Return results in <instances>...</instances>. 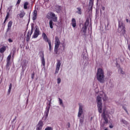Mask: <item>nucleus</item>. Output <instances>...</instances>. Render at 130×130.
Returning a JSON list of instances; mask_svg holds the SVG:
<instances>
[{
	"instance_id": "obj_4",
	"label": "nucleus",
	"mask_w": 130,
	"mask_h": 130,
	"mask_svg": "<svg viewBox=\"0 0 130 130\" xmlns=\"http://www.w3.org/2000/svg\"><path fill=\"white\" fill-rule=\"evenodd\" d=\"M59 45H60V41L59 40V38L56 36L55 37V47L54 50L55 54H57V53H58V48L59 47Z\"/></svg>"
},
{
	"instance_id": "obj_20",
	"label": "nucleus",
	"mask_w": 130,
	"mask_h": 130,
	"mask_svg": "<svg viewBox=\"0 0 130 130\" xmlns=\"http://www.w3.org/2000/svg\"><path fill=\"white\" fill-rule=\"evenodd\" d=\"M32 19L33 21H35L37 19V10H35L34 11Z\"/></svg>"
},
{
	"instance_id": "obj_31",
	"label": "nucleus",
	"mask_w": 130,
	"mask_h": 130,
	"mask_svg": "<svg viewBox=\"0 0 130 130\" xmlns=\"http://www.w3.org/2000/svg\"><path fill=\"white\" fill-rule=\"evenodd\" d=\"M49 44V50L50 51H51L52 50V48H51V42H49V43H48Z\"/></svg>"
},
{
	"instance_id": "obj_35",
	"label": "nucleus",
	"mask_w": 130,
	"mask_h": 130,
	"mask_svg": "<svg viewBox=\"0 0 130 130\" xmlns=\"http://www.w3.org/2000/svg\"><path fill=\"white\" fill-rule=\"evenodd\" d=\"M57 84H60V82H61V79L58 78H57Z\"/></svg>"
},
{
	"instance_id": "obj_45",
	"label": "nucleus",
	"mask_w": 130,
	"mask_h": 130,
	"mask_svg": "<svg viewBox=\"0 0 130 130\" xmlns=\"http://www.w3.org/2000/svg\"><path fill=\"white\" fill-rule=\"evenodd\" d=\"M124 110L126 111V112H127V110H126V109L124 108Z\"/></svg>"
},
{
	"instance_id": "obj_19",
	"label": "nucleus",
	"mask_w": 130,
	"mask_h": 130,
	"mask_svg": "<svg viewBox=\"0 0 130 130\" xmlns=\"http://www.w3.org/2000/svg\"><path fill=\"white\" fill-rule=\"evenodd\" d=\"M12 25H13V21H10L8 22V27L7 28V32H9V31H10V30H11V28H12Z\"/></svg>"
},
{
	"instance_id": "obj_18",
	"label": "nucleus",
	"mask_w": 130,
	"mask_h": 130,
	"mask_svg": "<svg viewBox=\"0 0 130 130\" xmlns=\"http://www.w3.org/2000/svg\"><path fill=\"white\" fill-rule=\"evenodd\" d=\"M13 6H10L8 8L7 15H8V17L10 18V14H12Z\"/></svg>"
},
{
	"instance_id": "obj_21",
	"label": "nucleus",
	"mask_w": 130,
	"mask_h": 130,
	"mask_svg": "<svg viewBox=\"0 0 130 130\" xmlns=\"http://www.w3.org/2000/svg\"><path fill=\"white\" fill-rule=\"evenodd\" d=\"M55 9L56 11V12L57 13H58L59 12H60V11H61V6H59L58 5H56L55 6Z\"/></svg>"
},
{
	"instance_id": "obj_49",
	"label": "nucleus",
	"mask_w": 130,
	"mask_h": 130,
	"mask_svg": "<svg viewBox=\"0 0 130 130\" xmlns=\"http://www.w3.org/2000/svg\"><path fill=\"white\" fill-rule=\"evenodd\" d=\"M101 13H102V11H101Z\"/></svg>"
},
{
	"instance_id": "obj_2",
	"label": "nucleus",
	"mask_w": 130,
	"mask_h": 130,
	"mask_svg": "<svg viewBox=\"0 0 130 130\" xmlns=\"http://www.w3.org/2000/svg\"><path fill=\"white\" fill-rule=\"evenodd\" d=\"M96 78L98 81H99L100 83H104V79L105 78V76H104V71H103V70H102V69L99 68L98 69Z\"/></svg>"
},
{
	"instance_id": "obj_25",
	"label": "nucleus",
	"mask_w": 130,
	"mask_h": 130,
	"mask_svg": "<svg viewBox=\"0 0 130 130\" xmlns=\"http://www.w3.org/2000/svg\"><path fill=\"white\" fill-rule=\"evenodd\" d=\"M11 66V61H7V64H6V69L10 71V66Z\"/></svg>"
},
{
	"instance_id": "obj_24",
	"label": "nucleus",
	"mask_w": 130,
	"mask_h": 130,
	"mask_svg": "<svg viewBox=\"0 0 130 130\" xmlns=\"http://www.w3.org/2000/svg\"><path fill=\"white\" fill-rule=\"evenodd\" d=\"M28 6H29V3L28 2H26L23 4V8L24 10H27L28 9Z\"/></svg>"
},
{
	"instance_id": "obj_38",
	"label": "nucleus",
	"mask_w": 130,
	"mask_h": 130,
	"mask_svg": "<svg viewBox=\"0 0 130 130\" xmlns=\"http://www.w3.org/2000/svg\"><path fill=\"white\" fill-rule=\"evenodd\" d=\"M20 3H21V0H18L17 2V4L19 5Z\"/></svg>"
},
{
	"instance_id": "obj_7",
	"label": "nucleus",
	"mask_w": 130,
	"mask_h": 130,
	"mask_svg": "<svg viewBox=\"0 0 130 130\" xmlns=\"http://www.w3.org/2000/svg\"><path fill=\"white\" fill-rule=\"evenodd\" d=\"M33 34V27H31V30H28L27 35L26 36V42H29L30 41V38H31V36Z\"/></svg>"
},
{
	"instance_id": "obj_8",
	"label": "nucleus",
	"mask_w": 130,
	"mask_h": 130,
	"mask_svg": "<svg viewBox=\"0 0 130 130\" xmlns=\"http://www.w3.org/2000/svg\"><path fill=\"white\" fill-rule=\"evenodd\" d=\"M43 125H44L43 122L41 120H40L37 125L36 130H42Z\"/></svg>"
},
{
	"instance_id": "obj_15",
	"label": "nucleus",
	"mask_w": 130,
	"mask_h": 130,
	"mask_svg": "<svg viewBox=\"0 0 130 130\" xmlns=\"http://www.w3.org/2000/svg\"><path fill=\"white\" fill-rule=\"evenodd\" d=\"M50 16H51V17H53V20L54 22H56V21H57V17L55 16V14H54L53 12H50L49 13Z\"/></svg>"
},
{
	"instance_id": "obj_23",
	"label": "nucleus",
	"mask_w": 130,
	"mask_h": 130,
	"mask_svg": "<svg viewBox=\"0 0 130 130\" xmlns=\"http://www.w3.org/2000/svg\"><path fill=\"white\" fill-rule=\"evenodd\" d=\"M93 5H94V0H89V9H92Z\"/></svg>"
},
{
	"instance_id": "obj_37",
	"label": "nucleus",
	"mask_w": 130,
	"mask_h": 130,
	"mask_svg": "<svg viewBox=\"0 0 130 130\" xmlns=\"http://www.w3.org/2000/svg\"><path fill=\"white\" fill-rule=\"evenodd\" d=\"M8 41L10 43H12V42H13V40H12V39H9Z\"/></svg>"
},
{
	"instance_id": "obj_26",
	"label": "nucleus",
	"mask_w": 130,
	"mask_h": 130,
	"mask_svg": "<svg viewBox=\"0 0 130 130\" xmlns=\"http://www.w3.org/2000/svg\"><path fill=\"white\" fill-rule=\"evenodd\" d=\"M77 14H79V15H82V10L81 9V8L78 7L77 8Z\"/></svg>"
},
{
	"instance_id": "obj_47",
	"label": "nucleus",
	"mask_w": 130,
	"mask_h": 130,
	"mask_svg": "<svg viewBox=\"0 0 130 130\" xmlns=\"http://www.w3.org/2000/svg\"><path fill=\"white\" fill-rule=\"evenodd\" d=\"M126 22H128V19H126Z\"/></svg>"
},
{
	"instance_id": "obj_22",
	"label": "nucleus",
	"mask_w": 130,
	"mask_h": 130,
	"mask_svg": "<svg viewBox=\"0 0 130 130\" xmlns=\"http://www.w3.org/2000/svg\"><path fill=\"white\" fill-rule=\"evenodd\" d=\"M72 24L73 28H76V26H77V22L76 21V19L75 18H73L72 19Z\"/></svg>"
},
{
	"instance_id": "obj_5",
	"label": "nucleus",
	"mask_w": 130,
	"mask_h": 130,
	"mask_svg": "<svg viewBox=\"0 0 130 130\" xmlns=\"http://www.w3.org/2000/svg\"><path fill=\"white\" fill-rule=\"evenodd\" d=\"M51 98L50 99V101H49V106L47 107L46 110L45 111V114L44 116V118L45 120H46L47 119V117H48V114H49V110L50 109V104H51Z\"/></svg>"
},
{
	"instance_id": "obj_30",
	"label": "nucleus",
	"mask_w": 130,
	"mask_h": 130,
	"mask_svg": "<svg viewBox=\"0 0 130 130\" xmlns=\"http://www.w3.org/2000/svg\"><path fill=\"white\" fill-rule=\"evenodd\" d=\"M12 83H10L9 85V89H8V93L9 94H10V93H11V91L12 90Z\"/></svg>"
},
{
	"instance_id": "obj_51",
	"label": "nucleus",
	"mask_w": 130,
	"mask_h": 130,
	"mask_svg": "<svg viewBox=\"0 0 130 130\" xmlns=\"http://www.w3.org/2000/svg\"><path fill=\"white\" fill-rule=\"evenodd\" d=\"M69 126L70 127V125H69Z\"/></svg>"
},
{
	"instance_id": "obj_6",
	"label": "nucleus",
	"mask_w": 130,
	"mask_h": 130,
	"mask_svg": "<svg viewBox=\"0 0 130 130\" xmlns=\"http://www.w3.org/2000/svg\"><path fill=\"white\" fill-rule=\"evenodd\" d=\"M39 35H40V30L39 29V27L37 26L35 27V30L32 36V38H37Z\"/></svg>"
},
{
	"instance_id": "obj_28",
	"label": "nucleus",
	"mask_w": 130,
	"mask_h": 130,
	"mask_svg": "<svg viewBox=\"0 0 130 130\" xmlns=\"http://www.w3.org/2000/svg\"><path fill=\"white\" fill-rule=\"evenodd\" d=\"M58 100L60 105H61V106H62V107H64V106L63 105V103H62V100L60 98H59Z\"/></svg>"
},
{
	"instance_id": "obj_12",
	"label": "nucleus",
	"mask_w": 130,
	"mask_h": 130,
	"mask_svg": "<svg viewBox=\"0 0 130 130\" xmlns=\"http://www.w3.org/2000/svg\"><path fill=\"white\" fill-rule=\"evenodd\" d=\"M102 117H103L104 120V124H107L108 123V118L106 117V115L105 114V112H103Z\"/></svg>"
},
{
	"instance_id": "obj_17",
	"label": "nucleus",
	"mask_w": 130,
	"mask_h": 130,
	"mask_svg": "<svg viewBox=\"0 0 130 130\" xmlns=\"http://www.w3.org/2000/svg\"><path fill=\"white\" fill-rule=\"evenodd\" d=\"M1 46L2 47H0V53H4V52L7 50V47L4 45H1Z\"/></svg>"
},
{
	"instance_id": "obj_14",
	"label": "nucleus",
	"mask_w": 130,
	"mask_h": 130,
	"mask_svg": "<svg viewBox=\"0 0 130 130\" xmlns=\"http://www.w3.org/2000/svg\"><path fill=\"white\" fill-rule=\"evenodd\" d=\"M42 36L45 42H47L48 43L51 42L50 40L48 39V38L47 37V36H46V34L44 32H43L42 35Z\"/></svg>"
},
{
	"instance_id": "obj_10",
	"label": "nucleus",
	"mask_w": 130,
	"mask_h": 130,
	"mask_svg": "<svg viewBox=\"0 0 130 130\" xmlns=\"http://www.w3.org/2000/svg\"><path fill=\"white\" fill-rule=\"evenodd\" d=\"M89 26V20L87 19L84 24V26L82 27L83 33L85 34L87 32V27Z\"/></svg>"
},
{
	"instance_id": "obj_44",
	"label": "nucleus",
	"mask_w": 130,
	"mask_h": 130,
	"mask_svg": "<svg viewBox=\"0 0 130 130\" xmlns=\"http://www.w3.org/2000/svg\"><path fill=\"white\" fill-rule=\"evenodd\" d=\"M125 121V120H123V119H122V122H123V123H124V122Z\"/></svg>"
},
{
	"instance_id": "obj_34",
	"label": "nucleus",
	"mask_w": 130,
	"mask_h": 130,
	"mask_svg": "<svg viewBox=\"0 0 130 130\" xmlns=\"http://www.w3.org/2000/svg\"><path fill=\"white\" fill-rule=\"evenodd\" d=\"M45 130H53V128L51 127H47Z\"/></svg>"
},
{
	"instance_id": "obj_40",
	"label": "nucleus",
	"mask_w": 130,
	"mask_h": 130,
	"mask_svg": "<svg viewBox=\"0 0 130 130\" xmlns=\"http://www.w3.org/2000/svg\"><path fill=\"white\" fill-rule=\"evenodd\" d=\"M110 128H113V126L112 125V124H111V125H109Z\"/></svg>"
},
{
	"instance_id": "obj_9",
	"label": "nucleus",
	"mask_w": 130,
	"mask_h": 130,
	"mask_svg": "<svg viewBox=\"0 0 130 130\" xmlns=\"http://www.w3.org/2000/svg\"><path fill=\"white\" fill-rule=\"evenodd\" d=\"M40 57L41 58L42 64L44 67H45V58H44V52L43 51L40 52Z\"/></svg>"
},
{
	"instance_id": "obj_11",
	"label": "nucleus",
	"mask_w": 130,
	"mask_h": 130,
	"mask_svg": "<svg viewBox=\"0 0 130 130\" xmlns=\"http://www.w3.org/2000/svg\"><path fill=\"white\" fill-rule=\"evenodd\" d=\"M79 109L78 116V117H81V115L83 114V106L81 103H79Z\"/></svg>"
},
{
	"instance_id": "obj_46",
	"label": "nucleus",
	"mask_w": 130,
	"mask_h": 130,
	"mask_svg": "<svg viewBox=\"0 0 130 130\" xmlns=\"http://www.w3.org/2000/svg\"><path fill=\"white\" fill-rule=\"evenodd\" d=\"M92 119H93V117H91L90 118V120H92Z\"/></svg>"
},
{
	"instance_id": "obj_33",
	"label": "nucleus",
	"mask_w": 130,
	"mask_h": 130,
	"mask_svg": "<svg viewBox=\"0 0 130 130\" xmlns=\"http://www.w3.org/2000/svg\"><path fill=\"white\" fill-rule=\"evenodd\" d=\"M9 19V15H6V17H5V19L4 22V24H6V22H7V20Z\"/></svg>"
},
{
	"instance_id": "obj_16",
	"label": "nucleus",
	"mask_w": 130,
	"mask_h": 130,
	"mask_svg": "<svg viewBox=\"0 0 130 130\" xmlns=\"http://www.w3.org/2000/svg\"><path fill=\"white\" fill-rule=\"evenodd\" d=\"M26 15V13L24 10H21L20 11V13L19 14H18L17 16H19V18L20 19H22V18H24L25 17V15Z\"/></svg>"
},
{
	"instance_id": "obj_27",
	"label": "nucleus",
	"mask_w": 130,
	"mask_h": 130,
	"mask_svg": "<svg viewBox=\"0 0 130 130\" xmlns=\"http://www.w3.org/2000/svg\"><path fill=\"white\" fill-rule=\"evenodd\" d=\"M49 26L51 29L53 28V21H52V20L49 21Z\"/></svg>"
},
{
	"instance_id": "obj_42",
	"label": "nucleus",
	"mask_w": 130,
	"mask_h": 130,
	"mask_svg": "<svg viewBox=\"0 0 130 130\" xmlns=\"http://www.w3.org/2000/svg\"><path fill=\"white\" fill-rule=\"evenodd\" d=\"M44 1H45L46 3H48V2H49V0H44Z\"/></svg>"
},
{
	"instance_id": "obj_41",
	"label": "nucleus",
	"mask_w": 130,
	"mask_h": 130,
	"mask_svg": "<svg viewBox=\"0 0 130 130\" xmlns=\"http://www.w3.org/2000/svg\"><path fill=\"white\" fill-rule=\"evenodd\" d=\"M102 10L103 11H105V7H102Z\"/></svg>"
},
{
	"instance_id": "obj_13",
	"label": "nucleus",
	"mask_w": 130,
	"mask_h": 130,
	"mask_svg": "<svg viewBox=\"0 0 130 130\" xmlns=\"http://www.w3.org/2000/svg\"><path fill=\"white\" fill-rule=\"evenodd\" d=\"M61 63H60V60H57V65L55 74H57L58 73V71H59V68H60Z\"/></svg>"
},
{
	"instance_id": "obj_39",
	"label": "nucleus",
	"mask_w": 130,
	"mask_h": 130,
	"mask_svg": "<svg viewBox=\"0 0 130 130\" xmlns=\"http://www.w3.org/2000/svg\"><path fill=\"white\" fill-rule=\"evenodd\" d=\"M35 74L34 73H32V75H31V79H34V76H35Z\"/></svg>"
},
{
	"instance_id": "obj_29",
	"label": "nucleus",
	"mask_w": 130,
	"mask_h": 130,
	"mask_svg": "<svg viewBox=\"0 0 130 130\" xmlns=\"http://www.w3.org/2000/svg\"><path fill=\"white\" fill-rule=\"evenodd\" d=\"M11 58H12V55L9 54V56L7 57V61H11Z\"/></svg>"
},
{
	"instance_id": "obj_50",
	"label": "nucleus",
	"mask_w": 130,
	"mask_h": 130,
	"mask_svg": "<svg viewBox=\"0 0 130 130\" xmlns=\"http://www.w3.org/2000/svg\"><path fill=\"white\" fill-rule=\"evenodd\" d=\"M103 126H104V125H103Z\"/></svg>"
},
{
	"instance_id": "obj_43",
	"label": "nucleus",
	"mask_w": 130,
	"mask_h": 130,
	"mask_svg": "<svg viewBox=\"0 0 130 130\" xmlns=\"http://www.w3.org/2000/svg\"><path fill=\"white\" fill-rule=\"evenodd\" d=\"M24 67H26V63H25V64L24 65L22 66V68H23Z\"/></svg>"
},
{
	"instance_id": "obj_1",
	"label": "nucleus",
	"mask_w": 130,
	"mask_h": 130,
	"mask_svg": "<svg viewBox=\"0 0 130 130\" xmlns=\"http://www.w3.org/2000/svg\"><path fill=\"white\" fill-rule=\"evenodd\" d=\"M102 98L104 101H107V96H106V94L103 92H100V95H98L96 98L97 105L100 113H102Z\"/></svg>"
},
{
	"instance_id": "obj_36",
	"label": "nucleus",
	"mask_w": 130,
	"mask_h": 130,
	"mask_svg": "<svg viewBox=\"0 0 130 130\" xmlns=\"http://www.w3.org/2000/svg\"><path fill=\"white\" fill-rule=\"evenodd\" d=\"M80 122L83 123L84 122V117H81L80 119Z\"/></svg>"
},
{
	"instance_id": "obj_48",
	"label": "nucleus",
	"mask_w": 130,
	"mask_h": 130,
	"mask_svg": "<svg viewBox=\"0 0 130 130\" xmlns=\"http://www.w3.org/2000/svg\"><path fill=\"white\" fill-rule=\"evenodd\" d=\"M105 130H108L107 128H105Z\"/></svg>"
},
{
	"instance_id": "obj_3",
	"label": "nucleus",
	"mask_w": 130,
	"mask_h": 130,
	"mask_svg": "<svg viewBox=\"0 0 130 130\" xmlns=\"http://www.w3.org/2000/svg\"><path fill=\"white\" fill-rule=\"evenodd\" d=\"M118 27V31L119 33H120L121 35L124 36L126 30H125V25L123 23V22L121 21H119Z\"/></svg>"
},
{
	"instance_id": "obj_32",
	"label": "nucleus",
	"mask_w": 130,
	"mask_h": 130,
	"mask_svg": "<svg viewBox=\"0 0 130 130\" xmlns=\"http://www.w3.org/2000/svg\"><path fill=\"white\" fill-rule=\"evenodd\" d=\"M118 72L119 73H120L121 74H122V75H123V74H124V72L122 71V69L121 68L118 69Z\"/></svg>"
}]
</instances>
